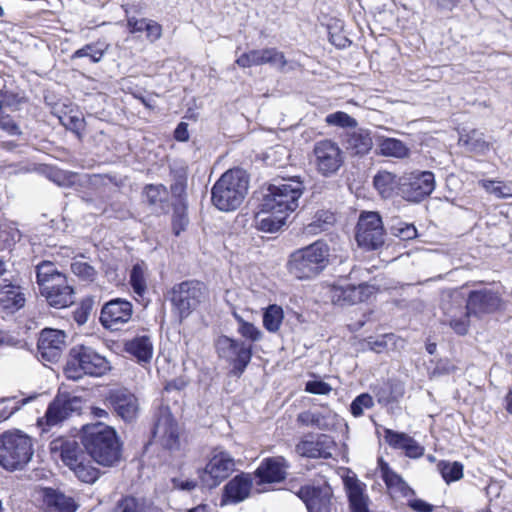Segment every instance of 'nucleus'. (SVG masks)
<instances>
[{
    "label": "nucleus",
    "instance_id": "obj_1",
    "mask_svg": "<svg viewBox=\"0 0 512 512\" xmlns=\"http://www.w3.org/2000/svg\"><path fill=\"white\" fill-rule=\"evenodd\" d=\"M306 187L301 176L266 183L253 192L252 201L261 212L275 211L290 216L299 207Z\"/></svg>",
    "mask_w": 512,
    "mask_h": 512
},
{
    "label": "nucleus",
    "instance_id": "obj_2",
    "mask_svg": "<svg viewBox=\"0 0 512 512\" xmlns=\"http://www.w3.org/2000/svg\"><path fill=\"white\" fill-rule=\"evenodd\" d=\"M84 452L102 467H114L122 458L123 443L116 429L102 422L85 424L79 435Z\"/></svg>",
    "mask_w": 512,
    "mask_h": 512
},
{
    "label": "nucleus",
    "instance_id": "obj_3",
    "mask_svg": "<svg viewBox=\"0 0 512 512\" xmlns=\"http://www.w3.org/2000/svg\"><path fill=\"white\" fill-rule=\"evenodd\" d=\"M250 182V175L241 167L225 171L211 188V202L220 211L236 210L244 201Z\"/></svg>",
    "mask_w": 512,
    "mask_h": 512
},
{
    "label": "nucleus",
    "instance_id": "obj_4",
    "mask_svg": "<svg viewBox=\"0 0 512 512\" xmlns=\"http://www.w3.org/2000/svg\"><path fill=\"white\" fill-rule=\"evenodd\" d=\"M330 264V246L324 239L293 251L287 261L290 275L299 280H309L320 275Z\"/></svg>",
    "mask_w": 512,
    "mask_h": 512
},
{
    "label": "nucleus",
    "instance_id": "obj_5",
    "mask_svg": "<svg viewBox=\"0 0 512 512\" xmlns=\"http://www.w3.org/2000/svg\"><path fill=\"white\" fill-rule=\"evenodd\" d=\"M111 370L109 361L92 347L83 344L73 346L63 368L65 377L78 381L84 375L100 377Z\"/></svg>",
    "mask_w": 512,
    "mask_h": 512
},
{
    "label": "nucleus",
    "instance_id": "obj_6",
    "mask_svg": "<svg viewBox=\"0 0 512 512\" xmlns=\"http://www.w3.org/2000/svg\"><path fill=\"white\" fill-rule=\"evenodd\" d=\"M206 285L199 280L189 279L174 284L166 293L165 299L171 304V312L182 324L205 300Z\"/></svg>",
    "mask_w": 512,
    "mask_h": 512
},
{
    "label": "nucleus",
    "instance_id": "obj_7",
    "mask_svg": "<svg viewBox=\"0 0 512 512\" xmlns=\"http://www.w3.org/2000/svg\"><path fill=\"white\" fill-rule=\"evenodd\" d=\"M0 437L2 467L7 471H16L27 465L34 453L31 438L20 430L6 431Z\"/></svg>",
    "mask_w": 512,
    "mask_h": 512
},
{
    "label": "nucleus",
    "instance_id": "obj_8",
    "mask_svg": "<svg viewBox=\"0 0 512 512\" xmlns=\"http://www.w3.org/2000/svg\"><path fill=\"white\" fill-rule=\"evenodd\" d=\"M215 350L231 366L230 374L237 378L243 375L254 354L252 344L224 334L215 340Z\"/></svg>",
    "mask_w": 512,
    "mask_h": 512
},
{
    "label": "nucleus",
    "instance_id": "obj_9",
    "mask_svg": "<svg viewBox=\"0 0 512 512\" xmlns=\"http://www.w3.org/2000/svg\"><path fill=\"white\" fill-rule=\"evenodd\" d=\"M83 451L77 441L66 440L60 446V458L82 483L94 484L102 471L92 464V459Z\"/></svg>",
    "mask_w": 512,
    "mask_h": 512
},
{
    "label": "nucleus",
    "instance_id": "obj_10",
    "mask_svg": "<svg viewBox=\"0 0 512 512\" xmlns=\"http://www.w3.org/2000/svg\"><path fill=\"white\" fill-rule=\"evenodd\" d=\"M82 399L69 392H58L48 404L44 415L37 419L41 434L48 433L53 426L59 425L73 414H80Z\"/></svg>",
    "mask_w": 512,
    "mask_h": 512
},
{
    "label": "nucleus",
    "instance_id": "obj_11",
    "mask_svg": "<svg viewBox=\"0 0 512 512\" xmlns=\"http://www.w3.org/2000/svg\"><path fill=\"white\" fill-rule=\"evenodd\" d=\"M386 229L378 211H361L355 227V240L366 251H375L385 244Z\"/></svg>",
    "mask_w": 512,
    "mask_h": 512
},
{
    "label": "nucleus",
    "instance_id": "obj_12",
    "mask_svg": "<svg viewBox=\"0 0 512 512\" xmlns=\"http://www.w3.org/2000/svg\"><path fill=\"white\" fill-rule=\"evenodd\" d=\"M235 470V460L227 451H215L206 465L197 469L201 489L218 487Z\"/></svg>",
    "mask_w": 512,
    "mask_h": 512
},
{
    "label": "nucleus",
    "instance_id": "obj_13",
    "mask_svg": "<svg viewBox=\"0 0 512 512\" xmlns=\"http://www.w3.org/2000/svg\"><path fill=\"white\" fill-rule=\"evenodd\" d=\"M436 187L435 174L430 170H414L400 177L399 196L410 203H421Z\"/></svg>",
    "mask_w": 512,
    "mask_h": 512
},
{
    "label": "nucleus",
    "instance_id": "obj_14",
    "mask_svg": "<svg viewBox=\"0 0 512 512\" xmlns=\"http://www.w3.org/2000/svg\"><path fill=\"white\" fill-rule=\"evenodd\" d=\"M504 305L500 293L486 287L469 290L465 299L467 315L477 319L502 311Z\"/></svg>",
    "mask_w": 512,
    "mask_h": 512
},
{
    "label": "nucleus",
    "instance_id": "obj_15",
    "mask_svg": "<svg viewBox=\"0 0 512 512\" xmlns=\"http://www.w3.org/2000/svg\"><path fill=\"white\" fill-rule=\"evenodd\" d=\"M312 154L316 171L323 177H332L344 165V152L338 143L323 139L314 143Z\"/></svg>",
    "mask_w": 512,
    "mask_h": 512
},
{
    "label": "nucleus",
    "instance_id": "obj_16",
    "mask_svg": "<svg viewBox=\"0 0 512 512\" xmlns=\"http://www.w3.org/2000/svg\"><path fill=\"white\" fill-rule=\"evenodd\" d=\"M380 291V286L375 283L361 282L359 284L334 283L330 287V297L334 305L350 306L361 302H367Z\"/></svg>",
    "mask_w": 512,
    "mask_h": 512
},
{
    "label": "nucleus",
    "instance_id": "obj_17",
    "mask_svg": "<svg viewBox=\"0 0 512 512\" xmlns=\"http://www.w3.org/2000/svg\"><path fill=\"white\" fill-rule=\"evenodd\" d=\"M295 495L305 504L307 512H337L332 501L333 490L327 482L301 485Z\"/></svg>",
    "mask_w": 512,
    "mask_h": 512
},
{
    "label": "nucleus",
    "instance_id": "obj_18",
    "mask_svg": "<svg viewBox=\"0 0 512 512\" xmlns=\"http://www.w3.org/2000/svg\"><path fill=\"white\" fill-rule=\"evenodd\" d=\"M104 404L126 423H132L137 418L139 411L138 399L127 388L109 389L105 395Z\"/></svg>",
    "mask_w": 512,
    "mask_h": 512
},
{
    "label": "nucleus",
    "instance_id": "obj_19",
    "mask_svg": "<svg viewBox=\"0 0 512 512\" xmlns=\"http://www.w3.org/2000/svg\"><path fill=\"white\" fill-rule=\"evenodd\" d=\"M254 478L251 473L241 471L230 478L222 488L220 506L237 505L249 499Z\"/></svg>",
    "mask_w": 512,
    "mask_h": 512
},
{
    "label": "nucleus",
    "instance_id": "obj_20",
    "mask_svg": "<svg viewBox=\"0 0 512 512\" xmlns=\"http://www.w3.org/2000/svg\"><path fill=\"white\" fill-rule=\"evenodd\" d=\"M289 467L283 456H269L262 459L252 476L257 486L277 484L286 479Z\"/></svg>",
    "mask_w": 512,
    "mask_h": 512
},
{
    "label": "nucleus",
    "instance_id": "obj_21",
    "mask_svg": "<svg viewBox=\"0 0 512 512\" xmlns=\"http://www.w3.org/2000/svg\"><path fill=\"white\" fill-rule=\"evenodd\" d=\"M133 314V305L124 298H113L106 302L101 309L99 321L109 330H118L119 324L127 323Z\"/></svg>",
    "mask_w": 512,
    "mask_h": 512
},
{
    "label": "nucleus",
    "instance_id": "obj_22",
    "mask_svg": "<svg viewBox=\"0 0 512 512\" xmlns=\"http://www.w3.org/2000/svg\"><path fill=\"white\" fill-rule=\"evenodd\" d=\"M235 63L241 68L269 64L276 67L279 71H283L287 65V60L283 52L271 47L244 52L236 59Z\"/></svg>",
    "mask_w": 512,
    "mask_h": 512
},
{
    "label": "nucleus",
    "instance_id": "obj_23",
    "mask_svg": "<svg viewBox=\"0 0 512 512\" xmlns=\"http://www.w3.org/2000/svg\"><path fill=\"white\" fill-rule=\"evenodd\" d=\"M66 333L63 330L46 327L40 332L37 351L48 362H57L65 347Z\"/></svg>",
    "mask_w": 512,
    "mask_h": 512
},
{
    "label": "nucleus",
    "instance_id": "obj_24",
    "mask_svg": "<svg viewBox=\"0 0 512 512\" xmlns=\"http://www.w3.org/2000/svg\"><path fill=\"white\" fill-rule=\"evenodd\" d=\"M39 494L46 512H76L79 504L74 497L54 487H41Z\"/></svg>",
    "mask_w": 512,
    "mask_h": 512
},
{
    "label": "nucleus",
    "instance_id": "obj_25",
    "mask_svg": "<svg viewBox=\"0 0 512 512\" xmlns=\"http://www.w3.org/2000/svg\"><path fill=\"white\" fill-rule=\"evenodd\" d=\"M40 294L46 299L49 306L56 309L69 307L74 303V287L68 284L67 278L63 282H55L50 286L44 285Z\"/></svg>",
    "mask_w": 512,
    "mask_h": 512
},
{
    "label": "nucleus",
    "instance_id": "obj_26",
    "mask_svg": "<svg viewBox=\"0 0 512 512\" xmlns=\"http://www.w3.org/2000/svg\"><path fill=\"white\" fill-rule=\"evenodd\" d=\"M344 489L348 499L349 512H371L365 483L356 476L347 477L344 480Z\"/></svg>",
    "mask_w": 512,
    "mask_h": 512
},
{
    "label": "nucleus",
    "instance_id": "obj_27",
    "mask_svg": "<svg viewBox=\"0 0 512 512\" xmlns=\"http://www.w3.org/2000/svg\"><path fill=\"white\" fill-rule=\"evenodd\" d=\"M335 442L333 438L326 434H319L316 440H302L297 446V452L307 458H323L331 457V448Z\"/></svg>",
    "mask_w": 512,
    "mask_h": 512
},
{
    "label": "nucleus",
    "instance_id": "obj_28",
    "mask_svg": "<svg viewBox=\"0 0 512 512\" xmlns=\"http://www.w3.org/2000/svg\"><path fill=\"white\" fill-rule=\"evenodd\" d=\"M377 402L382 406H388L396 403L405 394V385L402 381L389 378L385 381L378 382L371 387Z\"/></svg>",
    "mask_w": 512,
    "mask_h": 512
},
{
    "label": "nucleus",
    "instance_id": "obj_29",
    "mask_svg": "<svg viewBox=\"0 0 512 512\" xmlns=\"http://www.w3.org/2000/svg\"><path fill=\"white\" fill-rule=\"evenodd\" d=\"M123 350L135 358L138 364H146L152 358L153 344L148 335H138L125 341Z\"/></svg>",
    "mask_w": 512,
    "mask_h": 512
},
{
    "label": "nucleus",
    "instance_id": "obj_30",
    "mask_svg": "<svg viewBox=\"0 0 512 512\" xmlns=\"http://www.w3.org/2000/svg\"><path fill=\"white\" fill-rule=\"evenodd\" d=\"M143 195L151 211L156 214H166L169 211L168 190L163 184H147Z\"/></svg>",
    "mask_w": 512,
    "mask_h": 512
},
{
    "label": "nucleus",
    "instance_id": "obj_31",
    "mask_svg": "<svg viewBox=\"0 0 512 512\" xmlns=\"http://www.w3.org/2000/svg\"><path fill=\"white\" fill-rule=\"evenodd\" d=\"M289 216L275 211L255 212V227L264 233H277L287 225Z\"/></svg>",
    "mask_w": 512,
    "mask_h": 512
},
{
    "label": "nucleus",
    "instance_id": "obj_32",
    "mask_svg": "<svg viewBox=\"0 0 512 512\" xmlns=\"http://www.w3.org/2000/svg\"><path fill=\"white\" fill-rule=\"evenodd\" d=\"M372 147L373 140L369 129L358 128L347 136L346 149L353 156H364Z\"/></svg>",
    "mask_w": 512,
    "mask_h": 512
},
{
    "label": "nucleus",
    "instance_id": "obj_33",
    "mask_svg": "<svg viewBox=\"0 0 512 512\" xmlns=\"http://www.w3.org/2000/svg\"><path fill=\"white\" fill-rule=\"evenodd\" d=\"M0 295V307L9 313H15L25 306L26 298L19 286L11 283L3 285Z\"/></svg>",
    "mask_w": 512,
    "mask_h": 512
},
{
    "label": "nucleus",
    "instance_id": "obj_34",
    "mask_svg": "<svg viewBox=\"0 0 512 512\" xmlns=\"http://www.w3.org/2000/svg\"><path fill=\"white\" fill-rule=\"evenodd\" d=\"M376 152L384 157L405 159L410 156L411 149L400 139L382 136L377 141Z\"/></svg>",
    "mask_w": 512,
    "mask_h": 512
},
{
    "label": "nucleus",
    "instance_id": "obj_35",
    "mask_svg": "<svg viewBox=\"0 0 512 512\" xmlns=\"http://www.w3.org/2000/svg\"><path fill=\"white\" fill-rule=\"evenodd\" d=\"M373 186L382 198H391L396 190L399 195L400 177L392 172L380 170L373 177Z\"/></svg>",
    "mask_w": 512,
    "mask_h": 512
},
{
    "label": "nucleus",
    "instance_id": "obj_36",
    "mask_svg": "<svg viewBox=\"0 0 512 512\" xmlns=\"http://www.w3.org/2000/svg\"><path fill=\"white\" fill-rule=\"evenodd\" d=\"M336 223V215L330 209H318L312 219L304 226V232L309 235H316L330 230Z\"/></svg>",
    "mask_w": 512,
    "mask_h": 512
},
{
    "label": "nucleus",
    "instance_id": "obj_37",
    "mask_svg": "<svg viewBox=\"0 0 512 512\" xmlns=\"http://www.w3.org/2000/svg\"><path fill=\"white\" fill-rule=\"evenodd\" d=\"M65 278H67L66 275L60 272L52 261L42 260L36 265V283L39 290L44 288V285L50 286L55 282H63Z\"/></svg>",
    "mask_w": 512,
    "mask_h": 512
},
{
    "label": "nucleus",
    "instance_id": "obj_38",
    "mask_svg": "<svg viewBox=\"0 0 512 512\" xmlns=\"http://www.w3.org/2000/svg\"><path fill=\"white\" fill-rule=\"evenodd\" d=\"M459 142L462 143L467 151L477 155H486L491 147V144L485 140L484 134L477 129L461 133Z\"/></svg>",
    "mask_w": 512,
    "mask_h": 512
},
{
    "label": "nucleus",
    "instance_id": "obj_39",
    "mask_svg": "<svg viewBox=\"0 0 512 512\" xmlns=\"http://www.w3.org/2000/svg\"><path fill=\"white\" fill-rule=\"evenodd\" d=\"M161 421H163L164 426V446L170 450L178 449L180 446L178 423L176 422L174 417L169 413L163 417L157 418V420L154 422L153 431L158 429Z\"/></svg>",
    "mask_w": 512,
    "mask_h": 512
},
{
    "label": "nucleus",
    "instance_id": "obj_40",
    "mask_svg": "<svg viewBox=\"0 0 512 512\" xmlns=\"http://www.w3.org/2000/svg\"><path fill=\"white\" fill-rule=\"evenodd\" d=\"M284 320V310L277 304H269L262 310L263 327L270 333L279 331Z\"/></svg>",
    "mask_w": 512,
    "mask_h": 512
},
{
    "label": "nucleus",
    "instance_id": "obj_41",
    "mask_svg": "<svg viewBox=\"0 0 512 512\" xmlns=\"http://www.w3.org/2000/svg\"><path fill=\"white\" fill-rule=\"evenodd\" d=\"M146 264L144 261L134 263L129 271V285L132 291L139 297H143L147 291L145 277Z\"/></svg>",
    "mask_w": 512,
    "mask_h": 512
},
{
    "label": "nucleus",
    "instance_id": "obj_42",
    "mask_svg": "<svg viewBox=\"0 0 512 512\" xmlns=\"http://www.w3.org/2000/svg\"><path fill=\"white\" fill-rule=\"evenodd\" d=\"M437 470L448 485L459 481L464 476V465L459 461L440 460Z\"/></svg>",
    "mask_w": 512,
    "mask_h": 512
},
{
    "label": "nucleus",
    "instance_id": "obj_43",
    "mask_svg": "<svg viewBox=\"0 0 512 512\" xmlns=\"http://www.w3.org/2000/svg\"><path fill=\"white\" fill-rule=\"evenodd\" d=\"M171 228L174 236L178 237L189 225L188 203H171Z\"/></svg>",
    "mask_w": 512,
    "mask_h": 512
},
{
    "label": "nucleus",
    "instance_id": "obj_44",
    "mask_svg": "<svg viewBox=\"0 0 512 512\" xmlns=\"http://www.w3.org/2000/svg\"><path fill=\"white\" fill-rule=\"evenodd\" d=\"M108 45H105L104 43L96 42V43H89L84 45L83 47L75 50L73 54L71 55V59H78L87 57L89 58L91 63H98L103 58Z\"/></svg>",
    "mask_w": 512,
    "mask_h": 512
},
{
    "label": "nucleus",
    "instance_id": "obj_45",
    "mask_svg": "<svg viewBox=\"0 0 512 512\" xmlns=\"http://www.w3.org/2000/svg\"><path fill=\"white\" fill-rule=\"evenodd\" d=\"M382 480L392 493H399L402 497L415 496L416 494L415 490L395 471Z\"/></svg>",
    "mask_w": 512,
    "mask_h": 512
},
{
    "label": "nucleus",
    "instance_id": "obj_46",
    "mask_svg": "<svg viewBox=\"0 0 512 512\" xmlns=\"http://www.w3.org/2000/svg\"><path fill=\"white\" fill-rule=\"evenodd\" d=\"M393 222L395 223L388 225V229L393 236L403 241L412 240L418 236V231L414 224L405 223L399 219H395Z\"/></svg>",
    "mask_w": 512,
    "mask_h": 512
},
{
    "label": "nucleus",
    "instance_id": "obj_47",
    "mask_svg": "<svg viewBox=\"0 0 512 512\" xmlns=\"http://www.w3.org/2000/svg\"><path fill=\"white\" fill-rule=\"evenodd\" d=\"M112 512H147L144 504L133 495H123L115 503Z\"/></svg>",
    "mask_w": 512,
    "mask_h": 512
},
{
    "label": "nucleus",
    "instance_id": "obj_48",
    "mask_svg": "<svg viewBox=\"0 0 512 512\" xmlns=\"http://www.w3.org/2000/svg\"><path fill=\"white\" fill-rule=\"evenodd\" d=\"M325 123L328 126H334L338 128H356L357 120L350 116L348 113L344 111H336L326 115Z\"/></svg>",
    "mask_w": 512,
    "mask_h": 512
},
{
    "label": "nucleus",
    "instance_id": "obj_49",
    "mask_svg": "<svg viewBox=\"0 0 512 512\" xmlns=\"http://www.w3.org/2000/svg\"><path fill=\"white\" fill-rule=\"evenodd\" d=\"M410 437L405 432L384 428V440L393 449L403 450Z\"/></svg>",
    "mask_w": 512,
    "mask_h": 512
},
{
    "label": "nucleus",
    "instance_id": "obj_50",
    "mask_svg": "<svg viewBox=\"0 0 512 512\" xmlns=\"http://www.w3.org/2000/svg\"><path fill=\"white\" fill-rule=\"evenodd\" d=\"M373 405V397L369 393L363 392L352 400L350 404V413L354 417H360L363 415L364 409H370Z\"/></svg>",
    "mask_w": 512,
    "mask_h": 512
},
{
    "label": "nucleus",
    "instance_id": "obj_51",
    "mask_svg": "<svg viewBox=\"0 0 512 512\" xmlns=\"http://www.w3.org/2000/svg\"><path fill=\"white\" fill-rule=\"evenodd\" d=\"M93 305L94 299L92 296H86L80 301L78 307L73 312V318L79 326L84 325L87 322L93 309Z\"/></svg>",
    "mask_w": 512,
    "mask_h": 512
},
{
    "label": "nucleus",
    "instance_id": "obj_52",
    "mask_svg": "<svg viewBox=\"0 0 512 512\" xmlns=\"http://www.w3.org/2000/svg\"><path fill=\"white\" fill-rule=\"evenodd\" d=\"M237 332L242 338L249 341V344L252 345L253 343L260 341L263 337L262 331L249 321H241L240 326L237 327Z\"/></svg>",
    "mask_w": 512,
    "mask_h": 512
},
{
    "label": "nucleus",
    "instance_id": "obj_53",
    "mask_svg": "<svg viewBox=\"0 0 512 512\" xmlns=\"http://www.w3.org/2000/svg\"><path fill=\"white\" fill-rule=\"evenodd\" d=\"M297 422L304 426H313L318 429H325L327 427L325 417L321 413H313L311 411H304L298 414Z\"/></svg>",
    "mask_w": 512,
    "mask_h": 512
},
{
    "label": "nucleus",
    "instance_id": "obj_54",
    "mask_svg": "<svg viewBox=\"0 0 512 512\" xmlns=\"http://www.w3.org/2000/svg\"><path fill=\"white\" fill-rule=\"evenodd\" d=\"M76 176L77 174L74 172L54 169L49 173L48 178L60 187L69 188L75 185Z\"/></svg>",
    "mask_w": 512,
    "mask_h": 512
},
{
    "label": "nucleus",
    "instance_id": "obj_55",
    "mask_svg": "<svg viewBox=\"0 0 512 512\" xmlns=\"http://www.w3.org/2000/svg\"><path fill=\"white\" fill-rule=\"evenodd\" d=\"M342 27V24L338 25L337 23L334 26H328L329 41L339 49H345L352 43V41L347 36L343 35L340 31H337V29L341 30Z\"/></svg>",
    "mask_w": 512,
    "mask_h": 512
},
{
    "label": "nucleus",
    "instance_id": "obj_56",
    "mask_svg": "<svg viewBox=\"0 0 512 512\" xmlns=\"http://www.w3.org/2000/svg\"><path fill=\"white\" fill-rule=\"evenodd\" d=\"M71 271L84 281H93L96 276L95 268L87 262H72Z\"/></svg>",
    "mask_w": 512,
    "mask_h": 512
},
{
    "label": "nucleus",
    "instance_id": "obj_57",
    "mask_svg": "<svg viewBox=\"0 0 512 512\" xmlns=\"http://www.w3.org/2000/svg\"><path fill=\"white\" fill-rule=\"evenodd\" d=\"M62 125L73 132L79 139L82 137V131L85 128V119L78 115H67L61 119Z\"/></svg>",
    "mask_w": 512,
    "mask_h": 512
},
{
    "label": "nucleus",
    "instance_id": "obj_58",
    "mask_svg": "<svg viewBox=\"0 0 512 512\" xmlns=\"http://www.w3.org/2000/svg\"><path fill=\"white\" fill-rule=\"evenodd\" d=\"M332 390L329 383L325 382L321 378H315L308 380L305 383V391L315 395H328Z\"/></svg>",
    "mask_w": 512,
    "mask_h": 512
},
{
    "label": "nucleus",
    "instance_id": "obj_59",
    "mask_svg": "<svg viewBox=\"0 0 512 512\" xmlns=\"http://www.w3.org/2000/svg\"><path fill=\"white\" fill-rule=\"evenodd\" d=\"M471 317L467 315V310L465 309V314L462 317L449 320V326L457 335L465 336L469 331Z\"/></svg>",
    "mask_w": 512,
    "mask_h": 512
},
{
    "label": "nucleus",
    "instance_id": "obj_60",
    "mask_svg": "<svg viewBox=\"0 0 512 512\" xmlns=\"http://www.w3.org/2000/svg\"><path fill=\"white\" fill-rule=\"evenodd\" d=\"M170 483L172 485L173 490L182 491V492H191L195 490L198 485H200L199 481L194 479H182L181 477H172L170 479Z\"/></svg>",
    "mask_w": 512,
    "mask_h": 512
},
{
    "label": "nucleus",
    "instance_id": "obj_61",
    "mask_svg": "<svg viewBox=\"0 0 512 512\" xmlns=\"http://www.w3.org/2000/svg\"><path fill=\"white\" fill-rule=\"evenodd\" d=\"M172 183L182 184L188 182V167L184 163H174L170 166Z\"/></svg>",
    "mask_w": 512,
    "mask_h": 512
},
{
    "label": "nucleus",
    "instance_id": "obj_62",
    "mask_svg": "<svg viewBox=\"0 0 512 512\" xmlns=\"http://www.w3.org/2000/svg\"><path fill=\"white\" fill-rule=\"evenodd\" d=\"M0 128L6 131L11 136L22 135V131L19 125L8 114L0 115Z\"/></svg>",
    "mask_w": 512,
    "mask_h": 512
},
{
    "label": "nucleus",
    "instance_id": "obj_63",
    "mask_svg": "<svg viewBox=\"0 0 512 512\" xmlns=\"http://www.w3.org/2000/svg\"><path fill=\"white\" fill-rule=\"evenodd\" d=\"M402 451L406 457L418 459L424 455L425 449L413 437H410Z\"/></svg>",
    "mask_w": 512,
    "mask_h": 512
},
{
    "label": "nucleus",
    "instance_id": "obj_64",
    "mask_svg": "<svg viewBox=\"0 0 512 512\" xmlns=\"http://www.w3.org/2000/svg\"><path fill=\"white\" fill-rule=\"evenodd\" d=\"M407 506L413 512H433L434 510V505L417 497L408 499Z\"/></svg>",
    "mask_w": 512,
    "mask_h": 512
}]
</instances>
